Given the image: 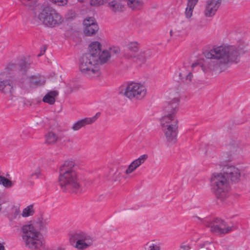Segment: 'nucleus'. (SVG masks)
<instances>
[{
    "instance_id": "nucleus-14",
    "label": "nucleus",
    "mask_w": 250,
    "mask_h": 250,
    "mask_svg": "<svg viewBox=\"0 0 250 250\" xmlns=\"http://www.w3.org/2000/svg\"><path fill=\"white\" fill-rule=\"evenodd\" d=\"M150 56V52L147 50H141L136 54H130L127 55V60L132 61L140 65L146 63Z\"/></svg>"
},
{
    "instance_id": "nucleus-9",
    "label": "nucleus",
    "mask_w": 250,
    "mask_h": 250,
    "mask_svg": "<svg viewBox=\"0 0 250 250\" xmlns=\"http://www.w3.org/2000/svg\"><path fill=\"white\" fill-rule=\"evenodd\" d=\"M35 18L39 22L50 27L59 25L63 21L61 15L48 6H41Z\"/></svg>"
},
{
    "instance_id": "nucleus-8",
    "label": "nucleus",
    "mask_w": 250,
    "mask_h": 250,
    "mask_svg": "<svg viewBox=\"0 0 250 250\" xmlns=\"http://www.w3.org/2000/svg\"><path fill=\"white\" fill-rule=\"evenodd\" d=\"M35 18L39 22L50 27L59 25L63 21L61 15L48 6H41Z\"/></svg>"
},
{
    "instance_id": "nucleus-23",
    "label": "nucleus",
    "mask_w": 250,
    "mask_h": 250,
    "mask_svg": "<svg viewBox=\"0 0 250 250\" xmlns=\"http://www.w3.org/2000/svg\"><path fill=\"white\" fill-rule=\"evenodd\" d=\"M35 211L33 205H30L25 207L22 211L20 212L17 211V215H19V217L21 216L24 218H26L29 216H33L35 214Z\"/></svg>"
},
{
    "instance_id": "nucleus-22",
    "label": "nucleus",
    "mask_w": 250,
    "mask_h": 250,
    "mask_svg": "<svg viewBox=\"0 0 250 250\" xmlns=\"http://www.w3.org/2000/svg\"><path fill=\"white\" fill-rule=\"evenodd\" d=\"M108 7L113 12H120L125 9V5L121 0H112L108 3Z\"/></svg>"
},
{
    "instance_id": "nucleus-37",
    "label": "nucleus",
    "mask_w": 250,
    "mask_h": 250,
    "mask_svg": "<svg viewBox=\"0 0 250 250\" xmlns=\"http://www.w3.org/2000/svg\"><path fill=\"white\" fill-rule=\"evenodd\" d=\"M179 250H188V247L187 246H181Z\"/></svg>"
},
{
    "instance_id": "nucleus-36",
    "label": "nucleus",
    "mask_w": 250,
    "mask_h": 250,
    "mask_svg": "<svg viewBox=\"0 0 250 250\" xmlns=\"http://www.w3.org/2000/svg\"><path fill=\"white\" fill-rule=\"evenodd\" d=\"M198 0H188L187 4L195 6Z\"/></svg>"
},
{
    "instance_id": "nucleus-20",
    "label": "nucleus",
    "mask_w": 250,
    "mask_h": 250,
    "mask_svg": "<svg viewBox=\"0 0 250 250\" xmlns=\"http://www.w3.org/2000/svg\"><path fill=\"white\" fill-rule=\"evenodd\" d=\"M5 215L8 218L11 226L15 224L16 218V207L14 204L8 205L5 208Z\"/></svg>"
},
{
    "instance_id": "nucleus-35",
    "label": "nucleus",
    "mask_w": 250,
    "mask_h": 250,
    "mask_svg": "<svg viewBox=\"0 0 250 250\" xmlns=\"http://www.w3.org/2000/svg\"><path fill=\"white\" fill-rule=\"evenodd\" d=\"M104 4V0H90V4L97 6Z\"/></svg>"
},
{
    "instance_id": "nucleus-39",
    "label": "nucleus",
    "mask_w": 250,
    "mask_h": 250,
    "mask_svg": "<svg viewBox=\"0 0 250 250\" xmlns=\"http://www.w3.org/2000/svg\"><path fill=\"white\" fill-rule=\"evenodd\" d=\"M173 31L170 30L169 32V34H170V37H172L173 36Z\"/></svg>"
},
{
    "instance_id": "nucleus-7",
    "label": "nucleus",
    "mask_w": 250,
    "mask_h": 250,
    "mask_svg": "<svg viewBox=\"0 0 250 250\" xmlns=\"http://www.w3.org/2000/svg\"><path fill=\"white\" fill-rule=\"evenodd\" d=\"M119 94L130 100H142L146 95L147 89L145 84L139 82H127L118 88Z\"/></svg>"
},
{
    "instance_id": "nucleus-26",
    "label": "nucleus",
    "mask_w": 250,
    "mask_h": 250,
    "mask_svg": "<svg viewBox=\"0 0 250 250\" xmlns=\"http://www.w3.org/2000/svg\"><path fill=\"white\" fill-rule=\"evenodd\" d=\"M128 6L133 10H139L144 5L143 0H126Z\"/></svg>"
},
{
    "instance_id": "nucleus-38",
    "label": "nucleus",
    "mask_w": 250,
    "mask_h": 250,
    "mask_svg": "<svg viewBox=\"0 0 250 250\" xmlns=\"http://www.w3.org/2000/svg\"><path fill=\"white\" fill-rule=\"evenodd\" d=\"M0 250H5L4 246L2 244L0 243Z\"/></svg>"
},
{
    "instance_id": "nucleus-5",
    "label": "nucleus",
    "mask_w": 250,
    "mask_h": 250,
    "mask_svg": "<svg viewBox=\"0 0 250 250\" xmlns=\"http://www.w3.org/2000/svg\"><path fill=\"white\" fill-rule=\"evenodd\" d=\"M179 100L172 99L166 108L167 113L161 119L162 130L167 140L170 143H175L177 140L179 121L176 117L178 110Z\"/></svg>"
},
{
    "instance_id": "nucleus-25",
    "label": "nucleus",
    "mask_w": 250,
    "mask_h": 250,
    "mask_svg": "<svg viewBox=\"0 0 250 250\" xmlns=\"http://www.w3.org/2000/svg\"><path fill=\"white\" fill-rule=\"evenodd\" d=\"M145 250H161L160 244L156 240H151L146 243L144 246Z\"/></svg>"
},
{
    "instance_id": "nucleus-32",
    "label": "nucleus",
    "mask_w": 250,
    "mask_h": 250,
    "mask_svg": "<svg viewBox=\"0 0 250 250\" xmlns=\"http://www.w3.org/2000/svg\"><path fill=\"white\" fill-rule=\"evenodd\" d=\"M36 81L31 82V87L42 86L44 84L45 81H41V80L35 79Z\"/></svg>"
},
{
    "instance_id": "nucleus-41",
    "label": "nucleus",
    "mask_w": 250,
    "mask_h": 250,
    "mask_svg": "<svg viewBox=\"0 0 250 250\" xmlns=\"http://www.w3.org/2000/svg\"><path fill=\"white\" fill-rule=\"evenodd\" d=\"M1 205L0 204V211L1 210Z\"/></svg>"
},
{
    "instance_id": "nucleus-17",
    "label": "nucleus",
    "mask_w": 250,
    "mask_h": 250,
    "mask_svg": "<svg viewBox=\"0 0 250 250\" xmlns=\"http://www.w3.org/2000/svg\"><path fill=\"white\" fill-rule=\"evenodd\" d=\"M13 86L10 79H5L0 82V92L5 95L8 101L13 100Z\"/></svg>"
},
{
    "instance_id": "nucleus-4",
    "label": "nucleus",
    "mask_w": 250,
    "mask_h": 250,
    "mask_svg": "<svg viewBox=\"0 0 250 250\" xmlns=\"http://www.w3.org/2000/svg\"><path fill=\"white\" fill-rule=\"evenodd\" d=\"M58 183L63 191L78 193L81 190L76 164L72 160L65 161L59 168Z\"/></svg>"
},
{
    "instance_id": "nucleus-31",
    "label": "nucleus",
    "mask_w": 250,
    "mask_h": 250,
    "mask_svg": "<svg viewBox=\"0 0 250 250\" xmlns=\"http://www.w3.org/2000/svg\"><path fill=\"white\" fill-rule=\"evenodd\" d=\"M49 1L59 6H64L66 5L68 2V0H49Z\"/></svg>"
},
{
    "instance_id": "nucleus-10",
    "label": "nucleus",
    "mask_w": 250,
    "mask_h": 250,
    "mask_svg": "<svg viewBox=\"0 0 250 250\" xmlns=\"http://www.w3.org/2000/svg\"><path fill=\"white\" fill-rule=\"evenodd\" d=\"M68 235L71 245L79 250H85L93 245V238L85 232L72 231Z\"/></svg>"
},
{
    "instance_id": "nucleus-29",
    "label": "nucleus",
    "mask_w": 250,
    "mask_h": 250,
    "mask_svg": "<svg viewBox=\"0 0 250 250\" xmlns=\"http://www.w3.org/2000/svg\"><path fill=\"white\" fill-rule=\"evenodd\" d=\"M0 185L6 188L11 187L12 186L11 181L5 178L4 176L0 175Z\"/></svg>"
},
{
    "instance_id": "nucleus-6",
    "label": "nucleus",
    "mask_w": 250,
    "mask_h": 250,
    "mask_svg": "<svg viewBox=\"0 0 250 250\" xmlns=\"http://www.w3.org/2000/svg\"><path fill=\"white\" fill-rule=\"evenodd\" d=\"M211 192L217 198L223 201L229 196L230 188L229 180L222 172H213L209 178Z\"/></svg>"
},
{
    "instance_id": "nucleus-12",
    "label": "nucleus",
    "mask_w": 250,
    "mask_h": 250,
    "mask_svg": "<svg viewBox=\"0 0 250 250\" xmlns=\"http://www.w3.org/2000/svg\"><path fill=\"white\" fill-rule=\"evenodd\" d=\"M83 32L87 36H92L95 35L98 30L99 27L93 18H86L83 21Z\"/></svg>"
},
{
    "instance_id": "nucleus-1",
    "label": "nucleus",
    "mask_w": 250,
    "mask_h": 250,
    "mask_svg": "<svg viewBox=\"0 0 250 250\" xmlns=\"http://www.w3.org/2000/svg\"><path fill=\"white\" fill-rule=\"evenodd\" d=\"M204 56L210 61L203 66L201 60H196L192 63L191 67L198 65L202 67L207 66L210 71L216 74L225 70L231 63H237L239 60V53L234 46L223 45L205 52Z\"/></svg>"
},
{
    "instance_id": "nucleus-15",
    "label": "nucleus",
    "mask_w": 250,
    "mask_h": 250,
    "mask_svg": "<svg viewBox=\"0 0 250 250\" xmlns=\"http://www.w3.org/2000/svg\"><path fill=\"white\" fill-rule=\"evenodd\" d=\"M223 173L229 182L234 183L239 181L241 175L240 170L233 166H227Z\"/></svg>"
},
{
    "instance_id": "nucleus-21",
    "label": "nucleus",
    "mask_w": 250,
    "mask_h": 250,
    "mask_svg": "<svg viewBox=\"0 0 250 250\" xmlns=\"http://www.w3.org/2000/svg\"><path fill=\"white\" fill-rule=\"evenodd\" d=\"M59 95L57 90H51L48 92L43 97L42 101L49 104L53 105L56 102V99Z\"/></svg>"
},
{
    "instance_id": "nucleus-30",
    "label": "nucleus",
    "mask_w": 250,
    "mask_h": 250,
    "mask_svg": "<svg viewBox=\"0 0 250 250\" xmlns=\"http://www.w3.org/2000/svg\"><path fill=\"white\" fill-rule=\"evenodd\" d=\"M15 64L14 63H9L6 66L4 71L3 72L6 75L10 74L12 71L14 70Z\"/></svg>"
},
{
    "instance_id": "nucleus-13",
    "label": "nucleus",
    "mask_w": 250,
    "mask_h": 250,
    "mask_svg": "<svg viewBox=\"0 0 250 250\" xmlns=\"http://www.w3.org/2000/svg\"><path fill=\"white\" fill-rule=\"evenodd\" d=\"M222 0H207L206 2L204 15L206 18L214 16L221 5Z\"/></svg>"
},
{
    "instance_id": "nucleus-40",
    "label": "nucleus",
    "mask_w": 250,
    "mask_h": 250,
    "mask_svg": "<svg viewBox=\"0 0 250 250\" xmlns=\"http://www.w3.org/2000/svg\"><path fill=\"white\" fill-rule=\"evenodd\" d=\"M192 76H192V73H189V74H188V76H187V77H192Z\"/></svg>"
},
{
    "instance_id": "nucleus-33",
    "label": "nucleus",
    "mask_w": 250,
    "mask_h": 250,
    "mask_svg": "<svg viewBox=\"0 0 250 250\" xmlns=\"http://www.w3.org/2000/svg\"><path fill=\"white\" fill-rule=\"evenodd\" d=\"M107 50L110 52V55L111 54H118L120 52V49L117 46H112Z\"/></svg>"
},
{
    "instance_id": "nucleus-34",
    "label": "nucleus",
    "mask_w": 250,
    "mask_h": 250,
    "mask_svg": "<svg viewBox=\"0 0 250 250\" xmlns=\"http://www.w3.org/2000/svg\"><path fill=\"white\" fill-rule=\"evenodd\" d=\"M41 175V173L39 170H36L35 172L31 173L29 176V179L31 180H34L38 178Z\"/></svg>"
},
{
    "instance_id": "nucleus-27",
    "label": "nucleus",
    "mask_w": 250,
    "mask_h": 250,
    "mask_svg": "<svg viewBox=\"0 0 250 250\" xmlns=\"http://www.w3.org/2000/svg\"><path fill=\"white\" fill-rule=\"evenodd\" d=\"M45 142L47 144L52 145L54 144L58 141L59 138L57 134L52 131H50L46 134L45 135Z\"/></svg>"
},
{
    "instance_id": "nucleus-24",
    "label": "nucleus",
    "mask_w": 250,
    "mask_h": 250,
    "mask_svg": "<svg viewBox=\"0 0 250 250\" xmlns=\"http://www.w3.org/2000/svg\"><path fill=\"white\" fill-rule=\"evenodd\" d=\"M139 47V44L137 42H130L127 44V48L129 51L128 52L126 53L125 54V57L127 59V55L133 54H136L138 51Z\"/></svg>"
},
{
    "instance_id": "nucleus-18",
    "label": "nucleus",
    "mask_w": 250,
    "mask_h": 250,
    "mask_svg": "<svg viewBox=\"0 0 250 250\" xmlns=\"http://www.w3.org/2000/svg\"><path fill=\"white\" fill-rule=\"evenodd\" d=\"M100 115V112H97L92 117H87L79 120L73 124L71 128L74 131H77L86 125H91L98 119Z\"/></svg>"
},
{
    "instance_id": "nucleus-19",
    "label": "nucleus",
    "mask_w": 250,
    "mask_h": 250,
    "mask_svg": "<svg viewBox=\"0 0 250 250\" xmlns=\"http://www.w3.org/2000/svg\"><path fill=\"white\" fill-rule=\"evenodd\" d=\"M147 159L148 155L147 154L141 155L138 158L134 160L130 164L125 170V173L127 175L132 173L143 165Z\"/></svg>"
},
{
    "instance_id": "nucleus-28",
    "label": "nucleus",
    "mask_w": 250,
    "mask_h": 250,
    "mask_svg": "<svg viewBox=\"0 0 250 250\" xmlns=\"http://www.w3.org/2000/svg\"><path fill=\"white\" fill-rule=\"evenodd\" d=\"M194 7V6L187 4V6L185 12V17L187 19H189L191 18L193 15V9Z\"/></svg>"
},
{
    "instance_id": "nucleus-11",
    "label": "nucleus",
    "mask_w": 250,
    "mask_h": 250,
    "mask_svg": "<svg viewBox=\"0 0 250 250\" xmlns=\"http://www.w3.org/2000/svg\"><path fill=\"white\" fill-rule=\"evenodd\" d=\"M205 225L215 234H225L232 231L233 227L220 218H214L206 222Z\"/></svg>"
},
{
    "instance_id": "nucleus-16",
    "label": "nucleus",
    "mask_w": 250,
    "mask_h": 250,
    "mask_svg": "<svg viewBox=\"0 0 250 250\" xmlns=\"http://www.w3.org/2000/svg\"><path fill=\"white\" fill-rule=\"evenodd\" d=\"M32 61L28 56L21 57L18 61V76L23 77L30 67Z\"/></svg>"
},
{
    "instance_id": "nucleus-3",
    "label": "nucleus",
    "mask_w": 250,
    "mask_h": 250,
    "mask_svg": "<svg viewBox=\"0 0 250 250\" xmlns=\"http://www.w3.org/2000/svg\"><path fill=\"white\" fill-rule=\"evenodd\" d=\"M47 225V219L41 216L21 228V237L27 248L30 250H63L45 248V241L40 231L46 229Z\"/></svg>"
},
{
    "instance_id": "nucleus-2",
    "label": "nucleus",
    "mask_w": 250,
    "mask_h": 250,
    "mask_svg": "<svg viewBox=\"0 0 250 250\" xmlns=\"http://www.w3.org/2000/svg\"><path fill=\"white\" fill-rule=\"evenodd\" d=\"M102 45L98 41L90 42L87 46V52L82 58L79 69L83 74L93 77H102L97 66L107 62L110 59V52L106 49L102 51Z\"/></svg>"
}]
</instances>
